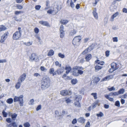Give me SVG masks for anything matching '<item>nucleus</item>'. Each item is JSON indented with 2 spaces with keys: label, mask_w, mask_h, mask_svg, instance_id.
I'll return each instance as SVG.
<instances>
[{
  "label": "nucleus",
  "mask_w": 127,
  "mask_h": 127,
  "mask_svg": "<svg viewBox=\"0 0 127 127\" xmlns=\"http://www.w3.org/2000/svg\"><path fill=\"white\" fill-rule=\"evenodd\" d=\"M50 79L47 76L43 77L41 82V88L43 90H45L50 86Z\"/></svg>",
  "instance_id": "f257e3e1"
},
{
  "label": "nucleus",
  "mask_w": 127,
  "mask_h": 127,
  "mask_svg": "<svg viewBox=\"0 0 127 127\" xmlns=\"http://www.w3.org/2000/svg\"><path fill=\"white\" fill-rule=\"evenodd\" d=\"M23 95H20L19 97L15 96L13 99L14 102H19V103L20 106H23L24 101L23 99Z\"/></svg>",
  "instance_id": "f03ea898"
},
{
  "label": "nucleus",
  "mask_w": 127,
  "mask_h": 127,
  "mask_svg": "<svg viewBox=\"0 0 127 127\" xmlns=\"http://www.w3.org/2000/svg\"><path fill=\"white\" fill-rule=\"evenodd\" d=\"M81 40V37L79 36L75 37L73 39L72 41V44L74 46L78 45L79 42Z\"/></svg>",
  "instance_id": "7ed1b4c3"
},
{
  "label": "nucleus",
  "mask_w": 127,
  "mask_h": 127,
  "mask_svg": "<svg viewBox=\"0 0 127 127\" xmlns=\"http://www.w3.org/2000/svg\"><path fill=\"white\" fill-rule=\"evenodd\" d=\"M30 58L32 61H34L36 62L39 60L38 56L35 53L32 54L30 56Z\"/></svg>",
  "instance_id": "20e7f679"
},
{
  "label": "nucleus",
  "mask_w": 127,
  "mask_h": 127,
  "mask_svg": "<svg viewBox=\"0 0 127 127\" xmlns=\"http://www.w3.org/2000/svg\"><path fill=\"white\" fill-rule=\"evenodd\" d=\"M64 27L62 25H61L59 29L60 32V36L62 38L64 37Z\"/></svg>",
  "instance_id": "39448f33"
},
{
  "label": "nucleus",
  "mask_w": 127,
  "mask_h": 127,
  "mask_svg": "<svg viewBox=\"0 0 127 127\" xmlns=\"http://www.w3.org/2000/svg\"><path fill=\"white\" fill-rule=\"evenodd\" d=\"M21 36V33L17 31L13 34V38L14 39H18L20 38Z\"/></svg>",
  "instance_id": "423d86ee"
},
{
  "label": "nucleus",
  "mask_w": 127,
  "mask_h": 127,
  "mask_svg": "<svg viewBox=\"0 0 127 127\" xmlns=\"http://www.w3.org/2000/svg\"><path fill=\"white\" fill-rule=\"evenodd\" d=\"M72 94L71 92L68 90H63L61 92L60 94L62 95H70Z\"/></svg>",
  "instance_id": "0eeeda50"
},
{
  "label": "nucleus",
  "mask_w": 127,
  "mask_h": 127,
  "mask_svg": "<svg viewBox=\"0 0 127 127\" xmlns=\"http://www.w3.org/2000/svg\"><path fill=\"white\" fill-rule=\"evenodd\" d=\"M8 34V32H6L1 36L0 40L1 43H2L4 42L5 40L7 38Z\"/></svg>",
  "instance_id": "6e6552de"
},
{
  "label": "nucleus",
  "mask_w": 127,
  "mask_h": 127,
  "mask_svg": "<svg viewBox=\"0 0 127 127\" xmlns=\"http://www.w3.org/2000/svg\"><path fill=\"white\" fill-rule=\"evenodd\" d=\"M26 75L25 73H23L19 78L18 81H19L21 82L22 83L26 78Z\"/></svg>",
  "instance_id": "1a4fd4ad"
},
{
  "label": "nucleus",
  "mask_w": 127,
  "mask_h": 127,
  "mask_svg": "<svg viewBox=\"0 0 127 127\" xmlns=\"http://www.w3.org/2000/svg\"><path fill=\"white\" fill-rule=\"evenodd\" d=\"M49 72L50 74H52L53 76L56 75L57 73V70L54 71V69L53 68H51L50 69Z\"/></svg>",
  "instance_id": "9d476101"
},
{
  "label": "nucleus",
  "mask_w": 127,
  "mask_h": 127,
  "mask_svg": "<svg viewBox=\"0 0 127 127\" xmlns=\"http://www.w3.org/2000/svg\"><path fill=\"white\" fill-rule=\"evenodd\" d=\"M64 67H62L59 69H58L57 70V74L60 75L64 71Z\"/></svg>",
  "instance_id": "9b49d317"
},
{
  "label": "nucleus",
  "mask_w": 127,
  "mask_h": 127,
  "mask_svg": "<svg viewBox=\"0 0 127 127\" xmlns=\"http://www.w3.org/2000/svg\"><path fill=\"white\" fill-rule=\"evenodd\" d=\"M119 14V12H117L115 14H113L111 17L110 19V20L111 21H113L114 20V18L116 17L117 16H118Z\"/></svg>",
  "instance_id": "f8f14e48"
},
{
  "label": "nucleus",
  "mask_w": 127,
  "mask_h": 127,
  "mask_svg": "<svg viewBox=\"0 0 127 127\" xmlns=\"http://www.w3.org/2000/svg\"><path fill=\"white\" fill-rule=\"evenodd\" d=\"M66 3L68 5H69V3L70 6L72 8L74 7V5L73 2L72 1V0H68L66 2Z\"/></svg>",
  "instance_id": "ddd939ff"
},
{
  "label": "nucleus",
  "mask_w": 127,
  "mask_h": 127,
  "mask_svg": "<svg viewBox=\"0 0 127 127\" xmlns=\"http://www.w3.org/2000/svg\"><path fill=\"white\" fill-rule=\"evenodd\" d=\"M93 13L94 16V17L96 19H97L98 18V16L96 12V8H94V9Z\"/></svg>",
  "instance_id": "4468645a"
},
{
  "label": "nucleus",
  "mask_w": 127,
  "mask_h": 127,
  "mask_svg": "<svg viewBox=\"0 0 127 127\" xmlns=\"http://www.w3.org/2000/svg\"><path fill=\"white\" fill-rule=\"evenodd\" d=\"M85 121V119L82 117H80L77 120V121L78 122L82 124L84 123Z\"/></svg>",
  "instance_id": "2eb2a0df"
},
{
  "label": "nucleus",
  "mask_w": 127,
  "mask_h": 127,
  "mask_svg": "<svg viewBox=\"0 0 127 127\" xmlns=\"http://www.w3.org/2000/svg\"><path fill=\"white\" fill-rule=\"evenodd\" d=\"M39 23L47 27L49 26V23L46 21H41L39 22Z\"/></svg>",
  "instance_id": "dca6fc26"
},
{
  "label": "nucleus",
  "mask_w": 127,
  "mask_h": 127,
  "mask_svg": "<svg viewBox=\"0 0 127 127\" xmlns=\"http://www.w3.org/2000/svg\"><path fill=\"white\" fill-rule=\"evenodd\" d=\"M58 6L57 5V7L55 8H52L53 12L55 14L57 13L58 11Z\"/></svg>",
  "instance_id": "f3484780"
},
{
  "label": "nucleus",
  "mask_w": 127,
  "mask_h": 127,
  "mask_svg": "<svg viewBox=\"0 0 127 127\" xmlns=\"http://www.w3.org/2000/svg\"><path fill=\"white\" fill-rule=\"evenodd\" d=\"M92 58V55L91 54H88L86 55L85 59L86 61L89 62Z\"/></svg>",
  "instance_id": "a211bd4d"
},
{
  "label": "nucleus",
  "mask_w": 127,
  "mask_h": 127,
  "mask_svg": "<svg viewBox=\"0 0 127 127\" xmlns=\"http://www.w3.org/2000/svg\"><path fill=\"white\" fill-rule=\"evenodd\" d=\"M74 104L76 107L79 108H80L81 107L79 101L76 100V102L74 103Z\"/></svg>",
  "instance_id": "6ab92c4d"
},
{
  "label": "nucleus",
  "mask_w": 127,
  "mask_h": 127,
  "mask_svg": "<svg viewBox=\"0 0 127 127\" xmlns=\"http://www.w3.org/2000/svg\"><path fill=\"white\" fill-rule=\"evenodd\" d=\"M54 53V51L52 50H50L48 53L47 55L48 56H53Z\"/></svg>",
  "instance_id": "aec40b11"
},
{
  "label": "nucleus",
  "mask_w": 127,
  "mask_h": 127,
  "mask_svg": "<svg viewBox=\"0 0 127 127\" xmlns=\"http://www.w3.org/2000/svg\"><path fill=\"white\" fill-rule=\"evenodd\" d=\"M13 102V99L12 98H10L6 100V102L9 104H12Z\"/></svg>",
  "instance_id": "412c9836"
},
{
  "label": "nucleus",
  "mask_w": 127,
  "mask_h": 127,
  "mask_svg": "<svg viewBox=\"0 0 127 127\" xmlns=\"http://www.w3.org/2000/svg\"><path fill=\"white\" fill-rule=\"evenodd\" d=\"M95 62L96 63H97L98 64H100L101 65H103L104 64V62L100 61L98 60H97L95 61Z\"/></svg>",
  "instance_id": "4be33fe9"
},
{
  "label": "nucleus",
  "mask_w": 127,
  "mask_h": 127,
  "mask_svg": "<svg viewBox=\"0 0 127 127\" xmlns=\"http://www.w3.org/2000/svg\"><path fill=\"white\" fill-rule=\"evenodd\" d=\"M21 82L19 81H18V82L17 83L15 86V88L17 89H19L21 85Z\"/></svg>",
  "instance_id": "5701e85b"
},
{
  "label": "nucleus",
  "mask_w": 127,
  "mask_h": 127,
  "mask_svg": "<svg viewBox=\"0 0 127 127\" xmlns=\"http://www.w3.org/2000/svg\"><path fill=\"white\" fill-rule=\"evenodd\" d=\"M109 95L110 96H117L118 95L117 92H112L110 93Z\"/></svg>",
  "instance_id": "b1692460"
},
{
  "label": "nucleus",
  "mask_w": 127,
  "mask_h": 127,
  "mask_svg": "<svg viewBox=\"0 0 127 127\" xmlns=\"http://www.w3.org/2000/svg\"><path fill=\"white\" fill-rule=\"evenodd\" d=\"M17 114L15 113H13L11 115L12 119L13 121H15L17 116Z\"/></svg>",
  "instance_id": "393cba45"
},
{
  "label": "nucleus",
  "mask_w": 127,
  "mask_h": 127,
  "mask_svg": "<svg viewBox=\"0 0 127 127\" xmlns=\"http://www.w3.org/2000/svg\"><path fill=\"white\" fill-rule=\"evenodd\" d=\"M109 95H105V97L107 99H108L109 100L111 101H114V99L113 98L110 97L109 96Z\"/></svg>",
  "instance_id": "a878e982"
},
{
  "label": "nucleus",
  "mask_w": 127,
  "mask_h": 127,
  "mask_svg": "<svg viewBox=\"0 0 127 127\" xmlns=\"http://www.w3.org/2000/svg\"><path fill=\"white\" fill-rule=\"evenodd\" d=\"M125 92V90L123 89H121L119 91L117 92H118V95L120 94H123Z\"/></svg>",
  "instance_id": "bb28decb"
},
{
  "label": "nucleus",
  "mask_w": 127,
  "mask_h": 127,
  "mask_svg": "<svg viewBox=\"0 0 127 127\" xmlns=\"http://www.w3.org/2000/svg\"><path fill=\"white\" fill-rule=\"evenodd\" d=\"M94 48V46L93 44H92L91 45H90L88 48H87V49L88 50L89 52L92 50Z\"/></svg>",
  "instance_id": "cd10ccee"
},
{
  "label": "nucleus",
  "mask_w": 127,
  "mask_h": 127,
  "mask_svg": "<svg viewBox=\"0 0 127 127\" xmlns=\"http://www.w3.org/2000/svg\"><path fill=\"white\" fill-rule=\"evenodd\" d=\"M6 29V27L3 25L0 26V32L4 31Z\"/></svg>",
  "instance_id": "c85d7f7f"
},
{
  "label": "nucleus",
  "mask_w": 127,
  "mask_h": 127,
  "mask_svg": "<svg viewBox=\"0 0 127 127\" xmlns=\"http://www.w3.org/2000/svg\"><path fill=\"white\" fill-rule=\"evenodd\" d=\"M68 22L67 20H62L60 21V23L64 25H65Z\"/></svg>",
  "instance_id": "c756f323"
},
{
  "label": "nucleus",
  "mask_w": 127,
  "mask_h": 127,
  "mask_svg": "<svg viewBox=\"0 0 127 127\" xmlns=\"http://www.w3.org/2000/svg\"><path fill=\"white\" fill-rule=\"evenodd\" d=\"M71 82L72 84L74 85L77 83V81L76 79H73L71 80Z\"/></svg>",
  "instance_id": "7c9ffc66"
},
{
  "label": "nucleus",
  "mask_w": 127,
  "mask_h": 127,
  "mask_svg": "<svg viewBox=\"0 0 127 127\" xmlns=\"http://www.w3.org/2000/svg\"><path fill=\"white\" fill-rule=\"evenodd\" d=\"M102 67V66H101L96 65L95 66V68L96 70L98 71Z\"/></svg>",
  "instance_id": "2f4dec72"
},
{
  "label": "nucleus",
  "mask_w": 127,
  "mask_h": 127,
  "mask_svg": "<svg viewBox=\"0 0 127 127\" xmlns=\"http://www.w3.org/2000/svg\"><path fill=\"white\" fill-rule=\"evenodd\" d=\"M73 75L75 76H78L79 75L78 74V71L75 70H74L73 72Z\"/></svg>",
  "instance_id": "473e14b6"
},
{
  "label": "nucleus",
  "mask_w": 127,
  "mask_h": 127,
  "mask_svg": "<svg viewBox=\"0 0 127 127\" xmlns=\"http://www.w3.org/2000/svg\"><path fill=\"white\" fill-rule=\"evenodd\" d=\"M116 65V63L113 62L111 64V67L112 68H113L114 69H115Z\"/></svg>",
  "instance_id": "72a5a7b5"
},
{
  "label": "nucleus",
  "mask_w": 127,
  "mask_h": 127,
  "mask_svg": "<svg viewBox=\"0 0 127 127\" xmlns=\"http://www.w3.org/2000/svg\"><path fill=\"white\" fill-rule=\"evenodd\" d=\"M96 115L98 117H101L103 116L104 115L102 112H99V113L97 114H96Z\"/></svg>",
  "instance_id": "f704fd0d"
},
{
  "label": "nucleus",
  "mask_w": 127,
  "mask_h": 127,
  "mask_svg": "<svg viewBox=\"0 0 127 127\" xmlns=\"http://www.w3.org/2000/svg\"><path fill=\"white\" fill-rule=\"evenodd\" d=\"M82 97L81 95H79L75 98V100L76 101H79L80 100L82 99Z\"/></svg>",
  "instance_id": "c9c22d12"
},
{
  "label": "nucleus",
  "mask_w": 127,
  "mask_h": 127,
  "mask_svg": "<svg viewBox=\"0 0 127 127\" xmlns=\"http://www.w3.org/2000/svg\"><path fill=\"white\" fill-rule=\"evenodd\" d=\"M109 80V78L108 76L105 77L103 78L101 80V81H108Z\"/></svg>",
  "instance_id": "e433bc0d"
},
{
  "label": "nucleus",
  "mask_w": 127,
  "mask_h": 127,
  "mask_svg": "<svg viewBox=\"0 0 127 127\" xmlns=\"http://www.w3.org/2000/svg\"><path fill=\"white\" fill-rule=\"evenodd\" d=\"M89 52L87 48L82 52V53L81 54V55L82 54L84 55L87 53Z\"/></svg>",
  "instance_id": "4c0bfd02"
},
{
  "label": "nucleus",
  "mask_w": 127,
  "mask_h": 127,
  "mask_svg": "<svg viewBox=\"0 0 127 127\" xmlns=\"http://www.w3.org/2000/svg\"><path fill=\"white\" fill-rule=\"evenodd\" d=\"M24 126L25 127H29L30 125L29 123L27 122L24 124Z\"/></svg>",
  "instance_id": "58836bf2"
},
{
  "label": "nucleus",
  "mask_w": 127,
  "mask_h": 127,
  "mask_svg": "<svg viewBox=\"0 0 127 127\" xmlns=\"http://www.w3.org/2000/svg\"><path fill=\"white\" fill-rule=\"evenodd\" d=\"M58 56L59 57L62 58H63L64 57V55L61 53H59L58 54Z\"/></svg>",
  "instance_id": "ea45409f"
},
{
  "label": "nucleus",
  "mask_w": 127,
  "mask_h": 127,
  "mask_svg": "<svg viewBox=\"0 0 127 127\" xmlns=\"http://www.w3.org/2000/svg\"><path fill=\"white\" fill-rule=\"evenodd\" d=\"M108 90L110 91H114L115 90V89L114 87H112L110 88H108Z\"/></svg>",
  "instance_id": "a19ab883"
},
{
  "label": "nucleus",
  "mask_w": 127,
  "mask_h": 127,
  "mask_svg": "<svg viewBox=\"0 0 127 127\" xmlns=\"http://www.w3.org/2000/svg\"><path fill=\"white\" fill-rule=\"evenodd\" d=\"M115 105L118 107H119L120 106V102L119 101H116L115 103Z\"/></svg>",
  "instance_id": "79ce46f5"
},
{
  "label": "nucleus",
  "mask_w": 127,
  "mask_h": 127,
  "mask_svg": "<svg viewBox=\"0 0 127 127\" xmlns=\"http://www.w3.org/2000/svg\"><path fill=\"white\" fill-rule=\"evenodd\" d=\"M91 95L93 96L95 99H96L97 98L96 93H92L91 94Z\"/></svg>",
  "instance_id": "37998d69"
},
{
  "label": "nucleus",
  "mask_w": 127,
  "mask_h": 127,
  "mask_svg": "<svg viewBox=\"0 0 127 127\" xmlns=\"http://www.w3.org/2000/svg\"><path fill=\"white\" fill-rule=\"evenodd\" d=\"M2 114H3L4 117H6L7 116V113L5 112L4 110H3L2 112Z\"/></svg>",
  "instance_id": "c03bdc74"
},
{
  "label": "nucleus",
  "mask_w": 127,
  "mask_h": 127,
  "mask_svg": "<svg viewBox=\"0 0 127 127\" xmlns=\"http://www.w3.org/2000/svg\"><path fill=\"white\" fill-rule=\"evenodd\" d=\"M32 42H28L27 43H24V44L25 45L27 46H29L32 44Z\"/></svg>",
  "instance_id": "a18cd8bd"
},
{
  "label": "nucleus",
  "mask_w": 127,
  "mask_h": 127,
  "mask_svg": "<svg viewBox=\"0 0 127 127\" xmlns=\"http://www.w3.org/2000/svg\"><path fill=\"white\" fill-rule=\"evenodd\" d=\"M55 64L56 66H58L59 67H61V64H60L59 62L56 61L55 62Z\"/></svg>",
  "instance_id": "49530a36"
},
{
  "label": "nucleus",
  "mask_w": 127,
  "mask_h": 127,
  "mask_svg": "<svg viewBox=\"0 0 127 127\" xmlns=\"http://www.w3.org/2000/svg\"><path fill=\"white\" fill-rule=\"evenodd\" d=\"M41 7V6L40 5H36L35 7V9L37 10H39Z\"/></svg>",
  "instance_id": "de8ad7c7"
},
{
  "label": "nucleus",
  "mask_w": 127,
  "mask_h": 127,
  "mask_svg": "<svg viewBox=\"0 0 127 127\" xmlns=\"http://www.w3.org/2000/svg\"><path fill=\"white\" fill-rule=\"evenodd\" d=\"M65 101L67 103L69 104L70 103L71 100L69 98H68L66 99Z\"/></svg>",
  "instance_id": "09e8293b"
},
{
  "label": "nucleus",
  "mask_w": 127,
  "mask_h": 127,
  "mask_svg": "<svg viewBox=\"0 0 127 127\" xmlns=\"http://www.w3.org/2000/svg\"><path fill=\"white\" fill-rule=\"evenodd\" d=\"M100 80V79L99 77H96L95 78L94 80L95 81V83H98L99 81Z\"/></svg>",
  "instance_id": "8fccbe9b"
},
{
  "label": "nucleus",
  "mask_w": 127,
  "mask_h": 127,
  "mask_svg": "<svg viewBox=\"0 0 127 127\" xmlns=\"http://www.w3.org/2000/svg\"><path fill=\"white\" fill-rule=\"evenodd\" d=\"M110 51L108 50L106 51L105 52V56L107 57H108L109 55Z\"/></svg>",
  "instance_id": "3c124183"
},
{
  "label": "nucleus",
  "mask_w": 127,
  "mask_h": 127,
  "mask_svg": "<svg viewBox=\"0 0 127 127\" xmlns=\"http://www.w3.org/2000/svg\"><path fill=\"white\" fill-rule=\"evenodd\" d=\"M77 122V120L76 118L74 119L72 122V123L73 124H74L76 123Z\"/></svg>",
  "instance_id": "603ef678"
},
{
  "label": "nucleus",
  "mask_w": 127,
  "mask_h": 127,
  "mask_svg": "<svg viewBox=\"0 0 127 127\" xmlns=\"http://www.w3.org/2000/svg\"><path fill=\"white\" fill-rule=\"evenodd\" d=\"M76 33V31L74 30H73L72 31H71V32H70V33L71 34V35H74V34H75Z\"/></svg>",
  "instance_id": "864d4df0"
},
{
  "label": "nucleus",
  "mask_w": 127,
  "mask_h": 127,
  "mask_svg": "<svg viewBox=\"0 0 127 127\" xmlns=\"http://www.w3.org/2000/svg\"><path fill=\"white\" fill-rule=\"evenodd\" d=\"M39 31V30L37 28H35L34 29V32L35 33H37Z\"/></svg>",
  "instance_id": "5fc2aeb1"
},
{
  "label": "nucleus",
  "mask_w": 127,
  "mask_h": 127,
  "mask_svg": "<svg viewBox=\"0 0 127 127\" xmlns=\"http://www.w3.org/2000/svg\"><path fill=\"white\" fill-rule=\"evenodd\" d=\"M78 74H80V75H81L82 74H83L84 72L82 71V70H78Z\"/></svg>",
  "instance_id": "6e6d98bb"
},
{
  "label": "nucleus",
  "mask_w": 127,
  "mask_h": 127,
  "mask_svg": "<svg viewBox=\"0 0 127 127\" xmlns=\"http://www.w3.org/2000/svg\"><path fill=\"white\" fill-rule=\"evenodd\" d=\"M41 108V105H39L36 108V111H38Z\"/></svg>",
  "instance_id": "4d7b16f0"
},
{
  "label": "nucleus",
  "mask_w": 127,
  "mask_h": 127,
  "mask_svg": "<svg viewBox=\"0 0 127 127\" xmlns=\"http://www.w3.org/2000/svg\"><path fill=\"white\" fill-rule=\"evenodd\" d=\"M13 124V122L9 124H7L6 127H11L12 126V124Z\"/></svg>",
  "instance_id": "13d9d810"
},
{
  "label": "nucleus",
  "mask_w": 127,
  "mask_h": 127,
  "mask_svg": "<svg viewBox=\"0 0 127 127\" xmlns=\"http://www.w3.org/2000/svg\"><path fill=\"white\" fill-rule=\"evenodd\" d=\"M113 41L114 42H117L118 41V38L117 37H113Z\"/></svg>",
  "instance_id": "bf43d9fd"
},
{
  "label": "nucleus",
  "mask_w": 127,
  "mask_h": 127,
  "mask_svg": "<svg viewBox=\"0 0 127 127\" xmlns=\"http://www.w3.org/2000/svg\"><path fill=\"white\" fill-rule=\"evenodd\" d=\"M35 37L39 40V42H40L41 39L38 34H36L35 35Z\"/></svg>",
  "instance_id": "052dcab7"
},
{
  "label": "nucleus",
  "mask_w": 127,
  "mask_h": 127,
  "mask_svg": "<svg viewBox=\"0 0 127 127\" xmlns=\"http://www.w3.org/2000/svg\"><path fill=\"white\" fill-rule=\"evenodd\" d=\"M108 76L109 80L112 79L114 77V75L112 74L109 75Z\"/></svg>",
  "instance_id": "680f3d73"
},
{
  "label": "nucleus",
  "mask_w": 127,
  "mask_h": 127,
  "mask_svg": "<svg viewBox=\"0 0 127 127\" xmlns=\"http://www.w3.org/2000/svg\"><path fill=\"white\" fill-rule=\"evenodd\" d=\"M40 69L42 71H46L47 70L45 67L43 66H41Z\"/></svg>",
  "instance_id": "e2e57ef3"
},
{
  "label": "nucleus",
  "mask_w": 127,
  "mask_h": 127,
  "mask_svg": "<svg viewBox=\"0 0 127 127\" xmlns=\"http://www.w3.org/2000/svg\"><path fill=\"white\" fill-rule=\"evenodd\" d=\"M6 121L8 123H10L11 122V119L10 118H7L6 119Z\"/></svg>",
  "instance_id": "0e129e2a"
},
{
  "label": "nucleus",
  "mask_w": 127,
  "mask_h": 127,
  "mask_svg": "<svg viewBox=\"0 0 127 127\" xmlns=\"http://www.w3.org/2000/svg\"><path fill=\"white\" fill-rule=\"evenodd\" d=\"M34 101L33 99H31L30 100V103L32 105L34 104Z\"/></svg>",
  "instance_id": "69168bd1"
},
{
  "label": "nucleus",
  "mask_w": 127,
  "mask_h": 127,
  "mask_svg": "<svg viewBox=\"0 0 127 127\" xmlns=\"http://www.w3.org/2000/svg\"><path fill=\"white\" fill-rule=\"evenodd\" d=\"M53 13L52 9H50L47 11V13L49 14H51Z\"/></svg>",
  "instance_id": "338daca9"
},
{
  "label": "nucleus",
  "mask_w": 127,
  "mask_h": 127,
  "mask_svg": "<svg viewBox=\"0 0 127 127\" xmlns=\"http://www.w3.org/2000/svg\"><path fill=\"white\" fill-rule=\"evenodd\" d=\"M90 124L89 122L88 121L87 123L85 126L87 127H90Z\"/></svg>",
  "instance_id": "774afa93"
}]
</instances>
